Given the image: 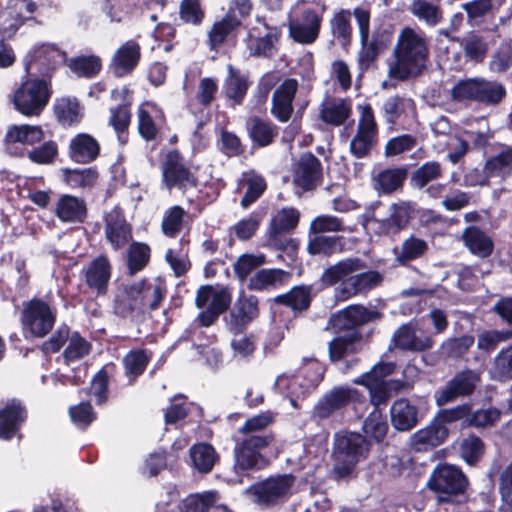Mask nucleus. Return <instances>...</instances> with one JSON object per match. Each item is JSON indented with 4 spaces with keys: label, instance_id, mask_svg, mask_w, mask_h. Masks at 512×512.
Instances as JSON below:
<instances>
[{
    "label": "nucleus",
    "instance_id": "nucleus-59",
    "mask_svg": "<svg viewBox=\"0 0 512 512\" xmlns=\"http://www.w3.org/2000/svg\"><path fill=\"white\" fill-rule=\"evenodd\" d=\"M460 455L468 464L476 463L484 454L483 441L475 436L469 435L462 439L460 443Z\"/></svg>",
    "mask_w": 512,
    "mask_h": 512
},
{
    "label": "nucleus",
    "instance_id": "nucleus-13",
    "mask_svg": "<svg viewBox=\"0 0 512 512\" xmlns=\"http://www.w3.org/2000/svg\"><path fill=\"white\" fill-rule=\"evenodd\" d=\"M294 483L292 475L268 478L250 486L246 494L258 504L270 505L285 499Z\"/></svg>",
    "mask_w": 512,
    "mask_h": 512
},
{
    "label": "nucleus",
    "instance_id": "nucleus-11",
    "mask_svg": "<svg viewBox=\"0 0 512 512\" xmlns=\"http://www.w3.org/2000/svg\"><path fill=\"white\" fill-rule=\"evenodd\" d=\"M359 108L361 114L356 133L349 144V151L356 158H364L369 155L377 142L378 128L371 106L364 105Z\"/></svg>",
    "mask_w": 512,
    "mask_h": 512
},
{
    "label": "nucleus",
    "instance_id": "nucleus-8",
    "mask_svg": "<svg viewBox=\"0 0 512 512\" xmlns=\"http://www.w3.org/2000/svg\"><path fill=\"white\" fill-rule=\"evenodd\" d=\"M380 205L379 201L372 203L365 213L367 224L374 226L375 232L379 235L397 234L408 225L414 212V205L411 202L400 200L390 205L388 217L377 219L375 210Z\"/></svg>",
    "mask_w": 512,
    "mask_h": 512
},
{
    "label": "nucleus",
    "instance_id": "nucleus-23",
    "mask_svg": "<svg viewBox=\"0 0 512 512\" xmlns=\"http://www.w3.org/2000/svg\"><path fill=\"white\" fill-rule=\"evenodd\" d=\"M105 236L114 250L121 249L131 240V228L120 210L113 209L106 214Z\"/></svg>",
    "mask_w": 512,
    "mask_h": 512
},
{
    "label": "nucleus",
    "instance_id": "nucleus-10",
    "mask_svg": "<svg viewBox=\"0 0 512 512\" xmlns=\"http://www.w3.org/2000/svg\"><path fill=\"white\" fill-rule=\"evenodd\" d=\"M272 434H251L235 446V469L248 471L260 469L264 465L261 450L268 447L273 441Z\"/></svg>",
    "mask_w": 512,
    "mask_h": 512
},
{
    "label": "nucleus",
    "instance_id": "nucleus-50",
    "mask_svg": "<svg viewBox=\"0 0 512 512\" xmlns=\"http://www.w3.org/2000/svg\"><path fill=\"white\" fill-rule=\"evenodd\" d=\"M57 120L63 126H71L81 119L80 106L76 99L60 98L54 105Z\"/></svg>",
    "mask_w": 512,
    "mask_h": 512
},
{
    "label": "nucleus",
    "instance_id": "nucleus-63",
    "mask_svg": "<svg viewBox=\"0 0 512 512\" xmlns=\"http://www.w3.org/2000/svg\"><path fill=\"white\" fill-rule=\"evenodd\" d=\"M264 255L244 254L234 264V272L240 281H244L252 271L263 265Z\"/></svg>",
    "mask_w": 512,
    "mask_h": 512
},
{
    "label": "nucleus",
    "instance_id": "nucleus-27",
    "mask_svg": "<svg viewBox=\"0 0 512 512\" xmlns=\"http://www.w3.org/2000/svg\"><path fill=\"white\" fill-rule=\"evenodd\" d=\"M352 114L350 99L332 97L326 98L320 105V119L332 126H341Z\"/></svg>",
    "mask_w": 512,
    "mask_h": 512
},
{
    "label": "nucleus",
    "instance_id": "nucleus-12",
    "mask_svg": "<svg viewBox=\"0 0 512 512\" xmlns=\"http://www.w3.org/2000/svg\"><path fill=\"white\" fill-rule=\"evenodd\" d=\"M280 30L277 27L267 25L258 20L248 29L245 38L246 48L252 57L270 58L277 52V43L280 38Z\"/></svg>",
    "mask_w": 512,
    "mask_h": 512
},
{
    "label": "nucleus",
    "instance_id": "nucleus-34",
    "mask_svg": "<svg viewBox=\"0 0 512 512\" xmlns=\"http://www.w3.org/2000/svg\"><path fill=\"white\" fill-rule=\"evenodd\" d=\"M247 130L252 142L259 147L272 144L279 132L278 126L258 116L251 117L248 120Z\"/></svg>",
    "mask_w": 512,
    "mask_h": 512
},
{
    "label": "nucleus",
    "instance_id": "nucleus-36",
    "mask_svg": "<svg viewBox=\"0 0 512 512\" xmlns=\"http://www.w3.org/2000/svg\"><path fill=\"white\" fill-rule=\"evenodd\" d=\"M266 187V181L261 175L254 171L243 173L238 182V189H245L240 205L243 208L249 207L264 193Z\"/></svg>",
    "mask_w": 512,
    "mask_h": 512
},
{
    "label": "nucleus",
    "instance_id": "nucleus-39",
    "mask_svg": "<svg viewBox=\"0 0 512 512\" xmlns=\"http://www.w3.org/2000/svg\"><path fill=\"white\" fill-rule=\"evenodd\" d=\"M329 24L333 38L337 40L341 46H348L353 34L351 11L348 9H340L334 13Z\"/></svg>",
    "mask_w": 512,
    "mask_h": 512
},
{
    "label": "nucleus",
    "instance_id": "nucleus-28",
    "mask_svg": "<svg viewBox=\"0 0 512 512\" xmlns=\"http://www.w3.org/2000/svg\"><path fill=\"white\" fill-rule=\"evenodd\" d=\"M112 267L108 258L104 255L92 260L85 270V283L96 291L97 294H105L111 278Z\"/></svg>",
    "mask_w": 512,
    "mask_h": 512
},
{
    "label": "nucleus",
    "instance_id": "nucleus-24",
    "mask_svg": "<svg viewBox=\"0 0 512 512\" xmlns=\"http://www.w3.org/2000/svg\"><path fill=\"white\" fill-rule=\"evenodd\" d=\"M418 408L408 399L400 398L393 402L390 408V421L397 431H410L421 420Z\"/></svg>",
    "mask_w": 512,
    "mask_h": 512
},
{
    "label": "nucleus",
    "instance_id": "nucleus-17",
    "mask_svg": "<svg viewBox=\"0 0 512 512\" xmlns=\"http://www.w3.org/2000/svg\"><path fill=\"white\" fill-rule=\"evenodd\" d=\"M512 175V146H506L496 155L488 158L483 167V175L478 179L469 181L470 185H488L490 178L506 180ZM469 176L467 179H469Z\"/></svg>",
    "mask_w": 512,
    "mask_h": 512
},
{
    "label": "nucleus",
    "instance_id": "nucleus-30",
    "mask_svg": "<svg viewBox=\"0 0 512 512\" xmlns=\"http://www.w3.org/2000/svg\"><path fill=\"white\" fill-rule=\"evenodd\" d=\"M140 46L133 40L124 43L115 53L112 60L113 73L123 77L131 73L140 59Z\"/></svg>",
    "mask_w": 512,
    "mask_h": 512
},
{
    "label": "nucleus",
    "instance_id": "nucleus-9",
    "mask_svg": "<svg viewBox=\"0 0 512 512\" xmlns=\"http://www.w3.org/2000/svg\"><path fill=\"white\" fill-rule=\"evenodd\" d=\"M57 311L45 301L34 298L26 303L21 313L23 329L35 337L46 336L53 328Z\"/></svg>",
    "mask_w": 512,
    "mask_h": 512
},
{
    "label": "nucleus",
    "instance_id": "nucleus-20",
    "mask_svg": "<svg viewBox=\"0 0 512 512\" xmlns=\"http://www.w3.org/2000/svg\"><path fill=\"white\" fill-rule=\"evenodd\" d=\"M322 18L312 9L304 10L299 18L289 23V34L300 44H312L319 36Z\"/></svg>",
    "mask_w": 512,
    "mask_h": 512
},
{
    "label": "nucleus",
    "instance_id": "nucleus-61",
    "mask_svg": "<svg viewBox=\"0 0 512 512\" xmlns=\"http://www.w3.org/2000/svg\"><path fill=\"white\" fill-rule=\"evenodd\" d=\"M512 67V46L503 43L491 55L489 69L494 73H503Z\"/></svg>",
    "mask_w": 512,
    "mask_h": 512
},
{
    "label": "nucleus",
    "instance_id": "nucleus-51",
    "mask_svg": "<svg viewBox=\"0 0 512 512\" xmlns=\"http://www.w3.org/2000/svg\"><path fill=\"white\" fill-rule=\"evenodd\" d=\"M240 20L232 13H228L222 20L216 22L209 32L211 49H216L227 39L228 35L239 27Z\"/></svg>",
    "mask_w": 512,
    "mask_h": 512
},
{
    "label": "nucleus",
    "instance_id": "nucleus-35",
    "mask_svg": "<svg viewBox=\"0 0 512 512\" xmlns=\"http://www.w3.org/2000/svg\"><path fill=\"white\" fill-rule=\"evenodd\" d=\"M428 251V243L415 235L405 238L400 246L393 249L395 261L400 265L422 258Z\"/></svg>",
    "mask_w": 512,
    "mask_h": 512
},
{
    "label": "nucleus",
    "instance_id": "nucleus-41",
    "mask_svg": "<svg viewBox=\"0 0 512 512\" xmlns=\"http://www.w3.org/2000/svg\"><path fill=\"white\" fill-rule=\"evenodd\" d=\"M300 214L295 208H283L271 219L270 238L274 240L278 235L288 233L295 229L299 223Z\"/></svg>",
    "mask_w": 512,
    "mask_h": 512
},
{
    "label": "nucleus",
    "instance_id": "nucleus-16",
    "mask_svg": "<svg viewBox=\"0 0 512 512\" xmlns=\"http://www.w3.org/2000/svg\"><path fill=\"white\" fill-rule=\"evenodd\" d=\"M466 477L462 471L453 465H440L431 474L428 487L443 495H457L464 491Z\"/></svg>",
    "mask_w": 512,
    "mask_h": 512
},
{
    "label": "nucleus",
    "instance_id": "nucleus-45",
    "mask_svg": "<svg viewBox=\"0 0 512 512\" xmlns=\"http://www.w3.org/2000/svg\"><path fill=\"white\" fill-rule=\"evenodd\" d=\"M367 378V375H361L355 378L353 383L365 386L369 390L371 403L376 407L385 404L391 397V391L401 387V385L379 384Z\"/></svg>",
    "mask_w": 512,
    "mask_h": 512
},
{
    "label": "nucleus",
    "instance_id": "nucleus-53",
    "mask_svg": "<svg viewBox=\"0 0 512 512\" xmlns=\"http://www.w3.org/2000/svg\"><path fill=\"white\" fill-rule=\"evenodd\" d=\"M474 341L472 335L449 338L442 343L441 352L447 358L461 359L473 346Z\"/></svg>",
    "mask_w": 512,
    "mask_h": 512
},
{
    "label": "nucleus",
    "instance_id": "nucleus-26",
    "mask_svg": "<svg viewBox=\"0 0 512 512\" xmlns=\"http://www.w3.org/2000/svg\"><path fill=\"white\" fill-rule=\"evenodd\" d=\"M407 174L403 166L380 170L372 176V187L379 195H390L402 188Z\"/></svg>",
    "mask_w": 512,
    "mask_h": 512
},
{
    "label": "nucleus",
    "instance_id": "nucleus-64",
    "mask_svg": "<svg viewBox=\"0 0 512 512\" xmlns=\"http://www.w3.org/2000/svg\"><path fill=\"white\" fill-rule=\"evenodd\" d=\"M465 56L470 60L481 62L488 50V45L484 39L476 34L467 37L462 43Z\"/></svg>",
    "mask_w": 512,
    "mask_h": 512
},
{
    "label": "nucleus",
    "instance_id": "nucleus-21",
    "mask_svg": "<svg viewBox=\"0 0 512 512\" xmlns=\"http://www.w3.org/2000/svg\"><path fill=\"white\" fill-rule=\"evenodd\" d=\"M298 90L295 79H285L272 94L271 114L282 123L289 121L293 113V100Z\"/></svg>",
    "mask_w": 512,
    "mask_h": 512
},
{
    "label": "nucleus",
    "instance_id": "nucleus-49",
    "mask_svg": "<svg viewBox=\"0 0 512 512\" xmlns=\"http://www.w3.org/2000/svg\"><path fill=\"white\" fill-rule=\"evenodd\" d=\"M342 250L339 237L309 234L307 251L311 255L331 256Z\"/></svg>",
    "mask_w": 512,
    "mask_h": 512
},
{
    "label": "nucleus",
    "instance_id": "nucleus-62",
    "mask_svg": "<svg viewBox=\"0 0 512 512\" xmlns=\"http://www.w3.org/2000/svg\"><path fill=\"white\" fill-rule=\"evenodd\" d=\"M91 345L79 333L74 332L69 336V343L64 350V358L67 362L75 361L88 355Z\"/></svg>",
    "mask_w": 512,
    "mask_h": 512
},
{
    "label": "nucleus",
    "instance_id": "nucleus-31",
    "mask_svg": "<svg viewBox=\"0 0 512 512\" xmlns=\"http://www.w3.org/2000/svg\"><path fill=\"white\" fill-rule=\"evenodd\" d=\"M26 419V410L18 400L9 401L0 410V438L10 439Z\"/></svg>",
    "mask_w": 512,
    "mask_h": 512
},
{
    "label": "nucleus",
    "instance_id": "nucleus-54",
    "mask_svg": "<svg viewBox=\"0 0 512 512\" xmlns=\"http://www.w3.org/2000/svg\"><path fill=\"white\" fill-rule=\"evenodd\" d=\"M491 372L498 381L505 382L512 379V345L503 348L496 355Z\"/></svg>",
    "mask_w": 512,
    "mask_h": 512
},
{
    "label": "nucleus",
    "instance_id": "nucleus-22",
    "mask_svg": "<svg viewBox=\"0 0 512 512\" xmlns=\"http://www.w3.org/2000/svg\"><path fill=\"white\" fill-rule=\"evenodd\" d=\"M392 347L404 351L422 352L433 347V340L428 335H418L415 326L412 323H406L393 333L389 348Z\"/></svg>",
    "mask_w": 512,
    "mask_h": 512
},
{
    "label": "nucleus",
    "instance_id": "nucleus-3",
    "mask_svg": "<svg viewBox=\"0 0 512 512\" xmlns=\"http://www.w3.org/2000/svg\"><path fill=\"white\" fill-rule=\"evenodd\" d=\"M392 56L388 67L390 78L405 81L418 77L428 66L429 39L424 32L405 26L398 33Z\"/></svg>",
    "mask_w": 512,
    "mask_h": 512
},
{
    "label": "nucleus",
    "instance_id": "nucleus-25",
    "mask_svg": "<svg viewBox=\"0 0 512 512\" xmlns=\"http://www.w3.org/2000/svg\"><path fill=\"white\" fill-rule=\"evenodd\" d=\"M163 179L169 189L173 186L185 187L195 184L190 171L184 166L182 157L177 151H170L163 165Z\"/></svg>",
    "mask_w": 512,
    "mask_h": 512
},
{
    "label": "nucleus",
    "instance_id": "nucleus-33",
    "mask_svg": "<svg viewBox=\"0 0 512 512\" xmlns=\"http://www.w3.org/2000/svg\"><path fill=\"white\" fill-rule=\"evenodd\" d=\"M55 212L62 222L81 223L86 218V203L82 198L62 195L57 202Z\"/></svg>",
    "mask_w": 512,
    "mask_h": 512
},
{
    "label": "nucleus",
    "instance_id": "nucleus-52",
    "mask_svg": "<svg viewBox=\"0 0 512 512\" xmlns=\"http://www.w3.org/2000/svg\"><path fill=\"white\" fill-rule=\"evenodd\" d=\"M505 96L506 89L501 83L480 78L476 102L495 105Z\"/></svg>",
    "mask_w": 512,
    "mask_h": 512
},
{
    "label": "nucleus",
    "instance_id": "nucleus-37",
    "mask_svg": "<svg viewBox=\"0 0 512 512\" xmlns=\"http://www.w3.org/2000/svg\"><path fill=\"white\" fill-rule=\"evenodd\" d=\"M463 241L469 251L480 258H486L493 252L492 239L476 227H469L463 232Z\"/></svg>",
    "mask_w": 512,
    "mask_h": 512
},
{
    "label": "nucleus",
    "instance_id": "nucleus-1",
    "mask_svg": "<svg viewBox=\"0 0 512 512\" xmlns=\"http://www.w3.org/2000/svg\"><path fill=\"white\" fill-rule=\"evenodd\" d=\"M382 317L376 309L363 305H350L329 318L326 329L337 334L328 343L329 358L332 362L340 361L349 355L357 354L362 349V335L358 328Z\"/></svg>",
    "mask_w": 512,
    "mask_h": 512
},
{
    "label": "nucleus",
    "instance_id": "nucleus-43",
    "mask_svg": "<svg viewBox=\"0 0 512 512\" xmlns=\"http://www.w3.org/2000/svg\"><path fill=\"white\" fill-rule=\"evenodd\" d=\"M311 287L300 285L293 287L289 292L278 295L274 301L286 305L295 311H303L309 308L311 303Z\"/></svg>",
    "mask_w": 512,
    "mask_h": 512
},
{
    "label": "nucleus",
    "instance_id": "nucleus-5",
    "mask_svg": "<svg viewBox=\"0 0 512 512\" xmlns=\"http://www.w3.org/2000/svg\"><path fill=\"white\" fill-rule=\"evenodd\" d=\"M370 442L356 432H339L334 436L333 472L339 479L350 477L359 462L367 459Z\"/></svg>",
    "mask_w": 512,
    "mask_h": 512
},
{
    "label": "nucleus",
    "instance_id": "nucleus-58",
    "mask_svg": "<svg viewBox=\"0 0 512 512\" xmlns=\"http://www.w3.org/2000/svg\"><path fill=\"white\" fill-rule=\"evenodd\" d=\"M345 231L343 221L332 215H320L314 218L309 227V234L324 235L328 232Z\"/></svg>",
    "mask_w": 512,
    "mask_h": 512
},
{
    "label": "nucleus",
    "instance_id": "nucleus-48",
    "mask_svg": "<svg viewBox=\"0 0 512 512\" xmlns=\"http://www.w3.org/2000/svg\"><path fill=\"white\" fill-rule=\"evenodd\" d=\"M413 109V100L399 95L388 97L381 107L382 114L389 124H395L402 115Z\"/></svg>",
    "mask_w": 512,
    "mask_h": 512
},
{
    "label": "nucleus",
    "instance_id": "nucleus-60",
    "mask_svg": "<svg viewBox=\"0 0 512 512\" xmlns=\"http://www.w3.org/2000/svg\"><path fill=\"white\" fill-rule=\"evenodd\" d=\"M185 211L180 206H174L166 211L162 221V231L167 237L174 238L182 230Z\"/></svg>",
    "mask_w": 512,
    "mask_h": 512
},
{
    "label": "nucleus",
    "instance_id": "nucleus-7",
    "mask_svg": "<svg viewBox=\"0 0 512 512\" xmlns=\"http://www.w3.org/2000/svg\"><path fill=\"white\" fill-rule=\"evenodd\" d=\"M51 93L46 80L30 78L15 90L13 104L15 109L24 116H39L47 106Z\"/></svg>",
    "mask_w": 512,
    "mask_h": 512
},
{
    "label": "nucleus",
    "instance_id": "nucleus-15",
    "mask_svg": "<svg viewBox=\"0 0 512 512\" xmlns=\"http://www.w3.org/2000/svg\"><path fill=\"white\" fill-rule=\"evenodd\" d=\"M65 60V53L52 44L34 47L26 56L25 69L28 73L50 76Z\"/></svg>",
    "mask_w": 512,
    "mask_h": 512
},
{
    "label": "nucleus",
    "instance_id": "nucleus-46",
    "mask_svg": "<svg viewBox=\"0 0 512 512\" xmlns=\"http://www.w3.org/2000/svg\"><path fill=\"white\" fill-rule=\"evenodd\" d=\"M190 458L195 469L201 473H208L215 465L217 453L210 444L199 443L190 448Z\"/></svg>",
    "mask_w": 512,
    "mask_h": 512
},
{
    "label": "nucleus",
    "instance_id": "nucleus-55",
    "mask_svg": "<svg viewBox=\"0 0 512 512\" xmlns=\"http://www.w3.org/2000/svg\"><path fill=\"white\" fill-rule=\"evenodd\" d=\"M97 177L98 173L92 168L64 170L65 181L72 188H91Z\"/></svg>",
    "mask_w": 512,
    "mask_h": 512
},
{
    "label": "nucleus",
    "instance_id": "nucleus-14",
    "mask_svg": "<svg viewBox=\"0 0 512 512\" xmlns=\"http://www.w3.org/2000/svg\"><path fill=\"white\" fill-rule=\"evenodd\" d=\"M480 382V373L474 370H463L454 375L445 387L435 394L436 404L444 406L455 401L459 397L471 395Z\"/></svg>",
    "mask_w": 512,
    "mask_h": 512
},
{
    "label": "nucleus",
    "instance_id": "nucleus-44",
    "mask_svg": "<svg viewBox=\"0 0 512 512\" xmlns=\"http://www.w3.org/2000/svg\"><path fill=\"white\" fill-rule=\"evenodd\" d=\"M249 81L247 76L241 75L232 65L228 66V77L225 80V95L234 101L235 104H241L247 90Z\"/></svg>",
    "mask_w": 512,
    "mask_h": 512
},
{
    "label": "nucleus",
    "instance_id": "nucleus-56",
    "mask_svg": "<svg viewBox=\"0 0 512 512\" xmlns=\"http://www.w3.org/2000/svg\"><path fill=\"white\" fill-rule=\"evenodd\" d=\"M480 78H467L459 80L451 89V97L454 101H477Z\"/></svg>",
    "mask_w": 512,
    "mask_h": 512
},
{
    "label": "nucleus",
    "instance_id": "nucleus-57",
    "mask_svg": "<svg viewBox=\"0 0 512 512\" xmlns=\"http://www.w3.org/2000/svg\"><path fill=\"white\" fill-rule=\"evenodd\" d=\"M150 259V248L147 244L134 242L128 250V268L131 274L142 270Z\"/></svg>",
    "mask_w": 512,
    "mask_h": 512
},
{
    "label": "nucleus",
    "instance_id": "nucleus-6",
    "mask_svg": "<svg viewBox=\"0 0 512 512\" xmlns=\"http://www.w3.org/2000/svg\"><path fill=\"white\" fill-rule=\"evenodd\" d=\"M363 396L357 389L348 385L335 386L325 392L313 407L311 417L316 421L342 416L352 404L361 403Z\"/></svg>",
    "mask_w": 512,
    "mask_h": 512
},
{
    "label": "nucleus",
    "instance_id": "nucleus-32",
    "mask_svg": "<svg viewBox=\"0 0 512 512\" xmlns=\"http://www.w3.org/2000/svg\"><path fill=\"white\" fill-rule=\"evenodd\" d=\"M408 11L419 22L427 27H436L444 20V13L439 0H412L408 6Z\"/></svg>",
    "mask_w": 512,
    "mask_h": 512
},
{
    "label": "nucleus",
    "instance_id": "nucleus-38",
    "mask_svg": "<svg viewBox=\"0 0 512 512\" xmlns=\"http://www.w3.org/2000/svg\"><path fill=\"white\" fill-rule=\"evenodd\" d=\"M290 274L281 269H262L255 273L247 284L248 289L263 291L285 283Z\"/></svg>",
    "mask_w": 512,
    "mask_h": 512
},
{
    "label": "nucleus",
    "instance_id": "nucleus-29",
    "mask_svg": "<svg viewBox=\"0 0 512 512\" xmlns=\"http://www.w3.org/2000/svg\"><path fill=\"white\" fill-rule=\"evenodd\" d=\"M99 152L100 145L98 141L86 133L77 134L69 144V156L77 163H90L98 157Z\"/></svg>",
    "mask_w": 512,
    "mask_h": 512
},
{
    "label": "nucleus",
    "instance_id": "nucleus-19",
    "mask_svg": "<svg viewBox=\"0 0 512 512\" xmlns=\"http://www.w3.org/2000/svg\"><path fill=\"white\" fill-rule=\"evenodd\" d=\"M448 435V428L432 419L429 424L410 436L409 445L416 452H428L442 445Z\"/></svg>",
    "mask_w": 512,
    "mask_h": 512
},
{
    "label": "nucleus",
    "instance_id": "nucleus-42",
    "mask_svg": "<svg viewBox=\"0 0 512 512\" xmlns=\"http://www.w3.org/2000/svg\"><path fill=\"white\" fill-rule=\"evenodd\" d=\"M44 138V132L40 126L14 125L8 128L5 141L7 143H21L33 145Z\"/></svg>",
    "mask_w": 512,
    "mask_h": 512
},
{
    "label": "nucleus",
    "instance_id": "nucleus-18",
    "mask_svg": "<svg viewBox=\"0 0 512 512\" xmlns=\"http://www.w3.org/2000/svg\"><path fill=\"white\" fill-rule=\"evenodd\" d=\"M322 179V164L312 153L302 154L295 164L293 182L305 191L314 189Z\"/></svg>",
    "mask_w": 512,
    "mask_h": 512
},
{
    "label": "nucleus",
    "instance_id": "nucleus-4",
    "mask_svg": "<svg viewBox=\"0 0 512 512\" xmlns=\"http://www.w3.org/2000/svg\"><path fill=\"white\" fill-rule=\"evenodd\" d=\"M164 294L160 286L138 282L127 286L114 303V313L122 318L140 323L146 315L156 310Z\"/></svg>",
    "mask_w": 512,
    "mask_h": 512
},
{
    "label": "nucleus",
    "instance_id": "nucleus-40",
    "mask_svg": "<svg viewBox=\"0 0 512 512\" xmlns=\"http://www.w3.org/2000/svg\"><path fill=\"white\" fill-rule=\"evenodd\" d=\"M230 315L235 320L236 325L250 323L259 315L258 298L253 295H240Z\"/></svg>",
    "mask_w": 512,
    "mask_h": 512
},
{
    "label": "nucleus",
    "instance_id": "nucleus-2",
    "mask_svg": "<svg viewBox=\"0 0 512 512\" xmlns=\"http://www.w3.org/2000/svg\"><path fill=\"white\" fill-rule=\"evenodd\" d=\"M366 263L360 258H346L324 269L320 281L324 286L335 288V298L347 301L358 295H366L378 287L383 281V275L376 270L363 271Z\"/></svg>",
    "mask_w": 512,
    "mask_h": 512
},
{
    "label": "nucleus",
    "instance_id": "nucleus-47",
    "mask_svg": "<svg viewBox=\"0 0 512 512\" xmlns=\"http://www.w3.org/2000/svg\"><path fill=\"white\" fill-rule=\"evenodd\" d=\"M442 176V165L437 161H428L412 173L410 183L413 188L424 189L430 182L437 181Z\"/></svg>",
    "mask_w": 512,
    "mask_h": 512
}]
</instances>
